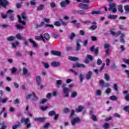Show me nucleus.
<instances>
[{"mask_svg": "<svg viewBox=\"0 0 129 129\" xmlns=\"http://www.w3.org/2000/svg\"><path fill=\"white\" fill-rule=\"evenodd\" d=\"M44 8H45V5L43 4H41L37 7V11H43V9H44Z\"/></svg>", "mask_w": 129, "mask_h": 129, "instance_id": "393cba45", "label": "nucleus"}, {"mask_svg": "<svg viewBox=\"0 0 129 129\" xmlns=\"http://www.w3.org/2000/svg\"><path fill=\"white\" fill-rule=\"evenodd\" d=\"M69 60H70V61H78V60H79V58L75 56H69Z\"/></svg>", "mask_w": 129, "mask_h": 129, "instance_id": "b1692460", "label": "nucleus"}, {"mask_svg": "<svg viewBox=\"0 0 129 129\" xmlns=\"http://www.w3.org/2000/svg\"><path fill=\"white\" fill-rule=\"evenodd\" d=\"M80 42H81V40L80 39L78 40L76 42V51L78 52V51H80V49H81V45L79 43Z\"/></svg>", "mask_w": 129, "mask_h": 129, "instance_id": "1a4fd4ad", "label": "nucleus"}, {"mask_svg": "<svg viewBox=\"0 0 129 129\" xmlns=\"http://www.w3.org/2000/svg\"><path fill=\"white\" fill-rule=\"evenodd\" d=\"M45 23L44 22H42L40 24H35L36 28H41V27H43L44 26Z\"/></svg>", "mask_w": 129, "mask_h": 129, "instance_id": "c9c22d12", "label": "nucleus"}, {"mask_svg": "<svg viewBox=\"0 0 129 129\" xmlns=\"http://www.w3.org/2000/svg\"><path fill=\"white\" fill-rule=\"evenodd\" d=\"M74 68H85V64L83 63H77L73 64Z\"/></svg>", "mask_w": 129, "mask_h": 129, "instance_id": "0eeeda50", "label": "nucleus"}, {"mask_svg": "<svg viewBox=\"0 0 129 129\" xmlns=\"http://www.w3.org/2000/svg\"><path fill=\"white\" fill-rule=\"evenodd\" d=\"M58 118H59V114H55L54 117V120L56 121V120H58Z\"/></svg>", "mask_w": 129, "mask_h": 129, "instance_id": "603ef678", "label": "nucleus"}, {"mask_svg": "<svg viewBox=\"0 0 129 129\" xmlns=\"http://www.w3.org/2000/svg\"><path fill=\"white\" fill-rule=\"evenodd\" d=\"M16 38H17V39H18V40H22V35H21V34L20 33H18L16 35Z\"/></svg>", "mask_w": 129, "mask_h": 129, "instance_id": "4d7b16f0", "label": "nucleus"}, {"mask_svg": "<svg viewBox=\"0 0 129 129\" xmlns=\"http://www.w3.org/2000/svg\"><path fill=\"white\" fill-rule=\"evenodd\" d=\"M35 39L36 40V41H40V40H42L43 43H46V40H45L44 37H43V34H40V36H35Z\"/></svg>", "mask_w": 129, "mask_h": 129, "instance_id": "6e6552de", "label": "nucleus"}, {"mask_svg": "<svg viewBox=\"0 0 129 129\" xmlns=\"http://www.w3.org/2000/svg\"><path fill=\"white\" fill-rule=\"evenodd\" d=\"M80 35H81V36H84L85 35V31L83 30H81L80 31Z\"/></svg>", "mask_w": 129, "mask_h": 129, "instance_id": "680f3d73", "label": "nucleus"}, {"mask_svg": "<svg viewBox=\"0 0 129 129\" xmlns=\"http://www.w3.org/2000/svg\"><path fill=\"white\" fill-rule=\"evenodd\" d=\"M46 118L45 117H39V118H34V120L36 121H39V122H43L45 121Z\"/></svg>", "mask_w": 129, "mask_h": 129, "instance_id": "4468645a", "label": "nucleus"}, {"mask_svg": "<svg viewBox=\"0 0 129 129\" xmlns=\"http://www.w3.org/2000/svg\"><path fill=\"white\" fill-rule=\"evenodd\" d=\"M108 18L111 19L115 20L117 18V15H110Z\"/></svg>", "mask_w": 129, "mask_h": 129, "instance_id": "e433bc0d", "label": "nucleus"}, {"mask_svg": "<svg viewBox=\"0 0 129 129\" xmlns=\"http://www.w3.org/2000/svg\"><path fill=\"white\" fill-rule=\"evenodd\" d=\"M109 12H112V13H116L117 10L116 9V7H115V4L112 3L109 5V8L108 9Z\"/></svg>", "mask_w": 129, "mask_h": 129, "instance_id": "f03ea898", "label": "nucleus"}, {"mask_svg": "<svg viewBox=\"0 0 129 129\" xmlns=\"http://www.w3.org/2000/svg\"><path fill=\"white\" fill-rule=\"evenodd\" d=\"M15 36H10L7 38V41H9V42L14 41V40H15Z\"/></svg>", "mask_w": 129, "mask_h": 129, "instance_id": "4c0bfd02", "label": "nucleus"}, {"mask_svg": "<svg viewBox=\"0 0 129 129\" xmlns=\"http://www.w3.org/2000/svg\"><path fill=\"white\" fill-rule=\"evenodd\" d=\"M54 26H56V27H60L61 26V23L59 21H56L54 23Z\"/></svg>", "mask_w": 129, "mask_h": 129, "instance_id": "09e8293b", "label": "nucleus"}, {"mask_svg": "<svg viewBox=\"0 0 129 129\" xmlns=\"http://www.w3.org/2000/svg\"><path fill=\"white\" fill-rule=\"evenodd\" d=\"M30 118L27 117V118H25V117H22L21 118L20 122L21 123H24L26 125V128L25 129H28L30 128L31 127V123H30Z\"/></svg>", "mask_w": 129, "mask_h": 129, "instance_id": "f257e3e1", "label": "nucleus"}, {"mask_svg": "<svg viewBox=\"0 0 129 129\" xmlns=\"http://www.w3.org/2000/svg\"><path fill=\"white\" fill-rule=\"evenodd\" d=\"M28 97H36V94L32 93L28 95Z\"/></svg>", "mask_w": 129, "mask_h": 129, "instance_id": "8fccbe9b", "label": "nucleus"}, {"mask_svg": "<svg viewBox=\"0 0 129 129\" xmlns=\"http://www.w3.org/2000/svg\"><path fill=\"white\" fill-rule=\"evenodd\" d=\"M91 118L92 119V120H93V121H97V118L95 115H92Z\"/></svg>", "mask_w": 129, "mask_h": 129, "instance_id": "a19ab883", "label": "nucleus"}, {"mask_svg": "<svg viewBox=\"0 0 129 129\" xmlns=\"http://www.w3.org/2000/svg\"><path fill=\"white\" fill-rule=\"evenodd\" d=\"M51 65L52 67H58V66H60V64L58 61H53L51 63Z\"/></svg>", "mask_w": 129, "mask_h": 129, "instance_id": "5701e85b", "label": "nucleus"}, {"mask_svg": "<svg viewBox=\"0 0 129 129\" xmlns=\"http://www.w3.org/2000/svg\"><path fill=\"white\" fill-rule=\"evenodd\" d=\"M62 84V81L61 80H57L56 81V86L57 87V88H60V85Z\"/></svg>", "mask_w": 129, "mask_h": 129, "instance_id": "7c9ffc66", "label": "nucleus"}, {"mask_svg": "<svg viewBox=\"0 0 129 129\" xmlns=\"http://www.w3.org/2000/svg\"><path fill=\"white\" fill-rule=\"evenodd\" d=\"M83 110V107L79 106L77 109H76V112H81Z\"/></svg>", "mask_w": 129, "mask_h": 129, "instance_id": "c85d7f7f", "label": "nucleus"}, {"mask_svg": "<svg viewBox=\"0 0 129 129\" xmlns=\"http://www.w3.org/2000/svg\"><path fill=\"white\" fill-rule=\"evenodd\" d=\"M70 4V1L64 0L60 3V6L62 8H66L67 6H68Z\"/></svg>", "mask_w": 129, "mask_h": 129, "instance_id": "423d86ee", "label": "nucleus"}, {"mask_svg": "<svg viewBox=\"0 0 129 129\" xmlns=\"http://www.w3.org/2000/svg\"><path fill=\"white\" fill-rule=\"evenodd\" d=\"M8 69H5L4 70V71H1L0 72V76L1 77H4V76H5V74L6 73V72H7Z\"/></svg>", "mask_w": 129, "mask_h": 129, "instance_id": "2f4dec72", "label": "nucleus"}, {"mask_svg": "<svg viewBox=\"0 0 129 129\" xmlns=\"http://www.w3.org/2000/svg\"><path fill=\"white\" fill-rule=\"evenodd\" d=\"M125 73H126L127 75V78H129V70H125Z\"/></svg>", "mask_w": 129, "mask_h": 129, "instance_id": "338daca9", "label": "nucleus"}, {"mask_svg": "<svg viewBox=\"0 0 129 129\" xmlns=\"http://www.w3.org/2000/svg\"><path fill=\"white\" fill-rule=\"evenodd\" d=\"M96 29H97V25H93L90 27V30H91L92 31H94L95 30H96Z\"/></svg>", "mask_w": 129, "mask_h": 129, "instance_id": "ea45409f", "label": "nucleus"}, {"mask_svg": "<svg viewBox=\"0 0 129 129\" xmlns=\"http://www.w3.org/2000/svg\"><path fill=\"white\" fill-rule=\"evenodd\" d=\"M63 113H68L69 112H70V109H69L68 108H65L63 110Z\"/></svg>", "mask_w": 129, "mask_h": 129, "instance_id": "79ce46f5", "label": "nucleus"}, {"mask_svg": "<svg viewBox=\"0 0 129 129\" xmlns=\"http://www.w3.org/2000/svg\"><path fill=\"white\" fill-rule=\"evenodd\" d=\"M18 70L17 68L13 67L12 69H10V71H11V74H16V72Z\"/></svg>", "mask_w": 129, "mask_h": 129, "instance_id": "473e14b6", "label": "nucleus"}, {"mask_svg": "<svg viewBox=\"0 0 129 129\" xmlns=\"http://www.w3.org/2000/svg\"><path fill=\"white\" fill-rule=\"evenodd\" d=\"M29 41L30 43H31L32 44V47L34 48H38V44H37L33 39H29Z\"/></svg>", "mask_w": 129, "mask_h": 129, "instance_id": "dca6fc26", "label": "nucleus"}, {"mask_svg": "<svg viewBox=\"0 0 129 129\" xmlns=\"http://www.w3.org/2000/svg\"><path fill=\"white\" fill-rule=\"evenodd\" d=\"M50 6L52 9H54V8H56V4H55V3L54 2L51 3L50 4Z\"/></svg>", "mask_w": 129, "mask_h": 129, "instance_id": "5fc2aeb1", "label": "nucleus"}, {"mask_svg": "<svg viewBox=\"0 0 129 129\" xmlns=\"http://www.w3.org/2000/svg\"><path fill=\"white\" fill-rule=\"evenodd\" d=\"M9 5V2L7 0H0V6H2L4 8H6Z\"/></svg>", "mask_w": 129, "mask_h": 129, "instance_id": "9b49d317", "label": "nucleus"}, {"mask_svg": "<svg viewBox=\"0 0 129 129\" xmlns=\"http://www.w3.org/2000/svg\"><path fill=\"white\" fill-rule=\"evenodd\" d=\"M77 14L80 15L81 16H84V15H86V10H78L77 12Z\"/></svg>", "mask_w": 129, "mask_h": 129, "instance_id": "a211bd4d", "label": "nucleus"}, {"mask_svg": "<svg viewBox=\"0 0 129 129\" xmlns=\"http://www.w3.org/2000/svg\"><path fill=\"white\" fill-rule=\"evenodd\" d=\"M56 114V112H55L54 110H51L50 111L48 112V115L49 116H53V115H54Z\"/></svg>", "mask_w": 129, "mask_h": 129, "instance_id": "f704fd0d", "label": "nucleus"}, {"mask_svg": "<svg viewBox=\"0 0 129 129\" xmlns=\"http://www.w3.org/2000/svg\"><path fill=\"white\" fill-rule=\"evenodd\" d=\"M0 125H2L0 127V129H7L8 125H7V123L5 121H3L2 122H0Z\"/></svg>", "mask_w": 129, "mask_h": 129, "instance_id": "ddd939ff", "label": "nucleus"}, {"mask_svg": "<svg viewBox=\"0 0 129 129\" xmlns=\"http://www.w3.org/2000/svg\"><path fill=\"white\" fill-rule=\"evenodd\" d=\"M16 27L17 30H19V31L21 30H24V29H25V28H24L23 26H22L19 25H16Z\"/></svg>", "mask_w": 129, "mask_h": 129, "instance_id": "58836bf2", "label": "nucleus"}, {"mask_svg": "<svg viewBox=\"0 0 129 129\" xmlns=\"http://www.w3.org/2000/svg\"><path fill=\"white\" fill-rule=\"evenodd\" d=\"M104 79L107 81H109V80H110V79L109 78V76H108L107 74H104Z\"/></svg>", "mask_w": 129, "mask_h": 129, "instance_id": "37998d69", "label": "nucleus"}, {"mask_svg": "<svg viewBox=\"0 0 129 129\" xmlns=\"http://www.w3.org/2000/svg\"><path fill=\"white\" fill-rule=\"evenodd\" d=\"M36 81L38 85H41V81H42V78L40 76H37L36 77Z\"/></svg>", "mask_w": 129, "mask_h": 129, "instance_id": "f3484780", "label": "nucleus"}, {"mask_svg": "<svg viewBox=\"0 0 129 129\" xmlns=\"http://www.w3.org/2000/svg\"><path fill=\"white\" fill-rule=\"evenodd\" d=\"M124 10L125 11H126V12H129V6H124Z\"/></svg>", "mask_w": 129, "mask_h": 129, "instance_id": "774afa93", "label": "nucleus"}, {"mask_svg": "<svg viewBox=\"0 0 129 129\" xmlns=\"http://www.w3.org/2000/svg\"><path fill=\"white\" fill-rule=\"evenodd\" d=\"M110 64V59L109 58H107L106 59V64L107 66H109V64Z\"/></svg>", "mask_w": 129, "mask_h": 129, "instance_id": "6e6d98bb", "label": "nucleus"}, {"mask_svg": "<svg viewBox=\"0 0 129 129\" xmlns=\"http://www.w3.org/2000/svg\"><path fill=\"white\" fill-rule=\"evenodd\" d=\"M123 110L129 113V106H126L124 107Z\"/></svg>", "mask_w": 129, "mask_h": 129, "instance_id": "3c124183", "label": "nucleus"}, {"mask_svg": "<svg viewBox=\"0 0 129 129\" xmlns=\"http://www.w3.org/2000/svg\"><path fill=\"white\" fill-rule=\"evenodd\" d=\"M63 91L64 94H65L66 97H68L69 95V88H63Z\"/></svg>", "mask_w": 129, "mask_h": 129, "instance_id": "6ab92c4d", "label": "nucleus"}, {"mask_svg": "<svg viewBox=\"0 0 129 129\" xmlns=\"http://www.w3.org/2000/svg\"><path fill=\"white\" fill-rule=\"evenodd\" d=\"M19 42H16V43H12V45L13 48H17V46H19Z\"/></svg>", "mask_w": 129, "mask_h": 129, "instance_id": "49530a36", "label": "nucleus"}, {"mask_svg": "<svg viewBox=\"0 0 129 129\" xmlns=\"http://www.w3.org/2000/svg\"><path fill=\"white\" fill-rule=\"evenodd\" d=\"M51 36L53 37V38H54V39H59V38H60V36L58 34L54 32H52L51 33Z\"/></svg>", "mask_w": 129, "mask_h": 129, "instance_id": "c756f323", "label": "nucleus"}, {"mask_svg": "<svg viewBox=\"0 0 129 129\" xmlns=\"http://www.w3.org/2000/svg\"><path fill=\"white\" fill-rule=\"evenodd\" d=\"M87 59H89L91 61H92V60H93V57H92V55L88 54L87 55Z\"/></svg>", "mask_w": 129, "mask_h": 129, "instance_id": "864d4df0", "label": "nucleus"}, {"mask_svg": "<svg viewBox=\"0 0 129 129\" xmlns=\"http://www.w3.org/2000/svg\"><path fill=\"white\" fill-rule=\"evenodd\" d=\"M99 85L101 86V87H109V86H110L109 83H105L103 80H100L99 81Z\"/></svg>", "mask_w": 129, "mask_h": 129, "instance_id": "39448f33", "label": "nucleus"}, {"mask_svg": "<svg viewBox=\"0 0 129 129\" xmlns=\"http://www.w3.org/2000/svg\"><path fill=\"white\" fill-rule=\"evenodd\" d=\"M94 48H95V46L93 45L90 48V50L91 52H94V54L96 56H97V55H98V52H99V49L98 47H96L95 49H94Z\"/></svg>", "mask_w": 129, "mask_h": 129, "instance_id": "20e7f679", "label": "nucleus"}, {"mask_svg": "<svg viewBox=\"0 0 129 129\" xmlns=\"http://www.w3.org/2000/svg\"><path fill=\"white\" fill-rule=\"evenodd\" d=\"M18 18L19 22L20 24H22V26L26 25V22H25V21L22 20V17L20 16V15H18Z\"/></svg>", "mask_w": 129, "mask_h": 129, "instance_id": "aec40b11", "label": "nucleus"}, {"mask_svg": "<svg viewBox=\"0 0 129 129\" xmlns=\"http://www.w3.org/2000/svg\"><path fill=\"white\" fill-rule=\"evenodd\" d=\"M78 7L81 9H83V10H87L89 6L87 4L81 3L78 6Z\"/></svg>", "mask_w": 129, "mask_h": 129, "instance_id": "9d476101", "label": "nucleus"}, {"mask_svg": "<svg viewBox=\"0 0 129 129\" xmlns=\"http://www.w3.org/2000/svg\"><path fill=\"white\" fill-rule=\"evenodd\" d=\"M21 16L22 19H23L24 21H28V18L26 16V12H22Z\"/></svg>", "mask_w": 129, "mask_h": 129, "instance_id": "bb28decb", "label": "nucleus"}, {"mask_svg": "<svg viewBox=\"0 0 129 129\" xmlns=\"http://www.w3.org/2000/svg\"><path fill=\"white\" fill-rule=\"evenodd\" d=\"M43 38L46 41V43H47V42H48L49 40H50V35H49V34L47 33H45L43 35Z\"/></svg>", "mask_w": 129, "mask_h": 129, "instance_id": "f8f14e48", "label": "nucleus"}, {"mask_svg": "<svg viewBox=\"0 0 129 129\" xmlns=\"http://www.w3.org/2000/svg\"><path fill=\"white\" fill-rule=\"evenodd\" d=\"M21 126H22V125H21V122H18V124L13 125L12 129H17L18 127H21Z\"/></svg>", "mask_w": 129, "mask_h": 129, "instance_id": "a878e982", "label": "nucleus"}, {"mask_svg": "<svg viewBox=\"0 0 129 129\" xmlns=\"http://www.w3.org/2000/svg\"><path fill=\"white\" fill-rule=\"evenodd\" d=\"M97 63L98 65H101V63H102V60H101V59L98 58L97 60Z\"/></svg>", "mask_w": 129, "mask_h": 129, "instance_id": "0e129e2a", "label": "nucleus"}, {"mask_svg": "<svg viewBox=\"0 0 129 129\" xmlns=\"http://www.w3.org/2000/svg\"><path fill=\"white\" fill-rule=\"evenodd\" d=\"M8 18L10 19V21H14V15L13 14L8 15Z\"/></svg>", "mask_w": 129, "mask_h": 129, "instance_id": "bf43d9fd", "label": "nucleus"}, {"mask_svg": "<svg viewBox=\"0 0 129 129\" xmlns=\"http://www.w3.org/2000/svg\"><path fill=\"white\" fill-rule=\"evenodd\" d=\"M96 94L98 96H100L101 95V91L100 90H97L96 91Z\"/></svg>", "mask_w": 129, "mask_h": 129, "instance_id": "de8ad7c7", "label": "nucleus"}, {"mask_svg": "<svg viewBox=\"0 0 129 129\" xmlns=\"http://www.w3.org/2000/svg\"><path fill=\"white\" fill-rule=\"evenodd\" d=\"M77 96V92H73L72 93V95H71V97H75Z\"/></svg>", "mask_w": 129, "mask_h": 129, "instance_id": "e2e57ef3", "label": "nucleus"}, {"mask_svg": "<svg viewBox=\"0 0 129 129\" xmlns=\"http://www.w3.org/2000/svg\"><path fill=\"white\" fill-rule=\"evenodd\" d=\"M51 53L52 55H54L55 56H61V53L60 51H56L52 50L51 51Z\"/></svg>", "mask_w": 129, "mask_h": 129, "instance_id": "4be33fe9", "label": "nucleus"}, {"mask_svg": "<svg viewBox=\"0 0 129 129\" xmlns=\"http://www.w3.org/2000/svg\"><path fill=\"white\" fill-rule=\"evenodd\" d=\"M30 5L31 6H36V0H31L30 1Z\"/></svg>", "mask_w": 129, "mask_h": 129, "instance_id": "13d9d810", "label": "nucleus"}, {"mask_svg": "<svg viewBox=\"0 0 129 129\" xmlns=\"http://www.w3.org/2000/svg\"><path fill=\"white\" fill-rule=\"evenodd\" d=\"M100 14L99 11H93L91 12L92 15L99 14Z\"/></svg>", "mask_w": 129, "mask_h": 129, "instance_id": "69168bd1", "label": "nucleus"}, {"mask_svg": "<svg viewBox=\"0 0 129 129\" xmlns=\"http://www.w3.org/2000/svg\"><path fill=\"white\" fill-rule=\"evenodd\" d=\"M22 71L23 75L25 76H29V73H28V69H27V68L24 67L22 69Z\"/></svg>", "mask_w": 129, "mask_h": 129, "instance_id": "412c9836", "label": "nucleus"}, {"mask_svg": "<svg viewBox=\"0 0 129 129\" xmlns=\"http://www.w3.org/2000/svg\"><path fill=\"white\" fill-rule=\"evenodd\" d=\"M80 122H81V120L80 118H79V117L73 118L71 120V123L72 125H75L76 123H80Z\"/></svg>", "mask_w": 129, "mask_h": 129, "instance_id": "7ed1b4c3", "label": "nucleus"}, {"mask_svg": "<svg viewBox=\"0 0 129 129\" xmlns=\"http://www.w3.org/2000/svg\"><path fill=\"white\" fill-rule=\"evenodd\" d=\"M91 76H92V72L89 71L86 75V79L87 80L91 79Z\"/></svg>", "mask_w": 129, "mask_h": 129, "instance_id": "2eb2a0df", "label": "nucleus"}, {"mask_svg": "<svg viewBox=\"0 0 129 129\" xmlns=\"http://www.w3.org/2000/svg\"><path fill=\"white\" fill-rule=\"evenodd\" d=\"M79 78L80 80V82H83V80H84V75H83V74H80Z\"/></svg>", "mask_w": 129, "mask_h": 129, "instance_id": "cd10ccee", "label": "nucleus"}, {"mask_svg": "<svg viewBox=\"0 0 129 129\" xmlns=\"http://www.w3.org/2000/svg\"><path fill=\"white\" fill-rule=\"evenodd\" d=\"M103 127L105 129L109 128V124H108V123H105Z\"/></svg>", "mask_w": 129, "mask_h": 129, "instance_id": "a18cd8bd", "label": "nucleus"}, {"mask_svg": "<svg viewBox=\"0 0 129 129\" xmlns=\"http://www.w3.org/2000/svg\"><path fill=\"white\" fill-rule=\"evenodd\" d=\"M75 37H76V35L74 33H72L71 35L69 37V39L72 40H73V39H74V38H75Z\"/></svg>", "mask_w": 129, "mask_h": 129, "instance_id": "72a5a7b5", "label": "nucleus"}, {"mask_svg": "<svg viewBox=\"0 0 129 129\" xmlns=\"http://www.w3.org/2000/svg\"><path fill=\"white\" fill-rule=\"evenodd\" d=\"M16 55L18 57H22L23 54H22V53H21L20 51H17L16 53Z\"/></svg>", "mask_w": 129, "mask_h": 129, "instance_id": "052dcab7", "label": "nucleus"}, {"mask_svg": "<svg viewBox=\"0 0 129 129\" xmlns=\"http://www.w3.org/2000/svg\"><path fill=\"white\" fill-rule=\"evenodd\" d=\"M113 88L115 90V91H116L117 93H118V89H117V84H114Z\"/></svg>", "mask_w": 129, "mask_h": 129, "instance_id": "c03bdc74", "label": "nucleus"}]
</instances>
